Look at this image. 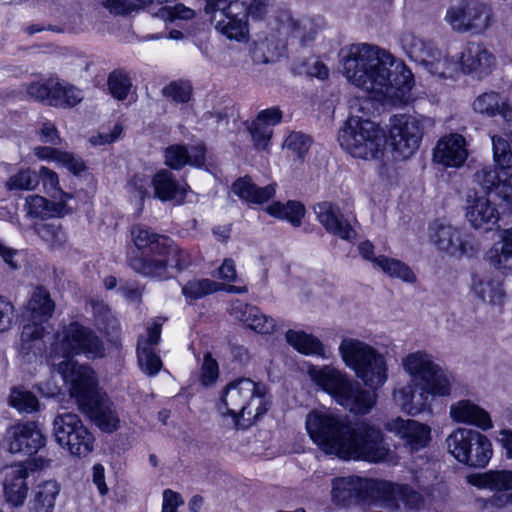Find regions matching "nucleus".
Segmentation results:
<instances>
[{
	"instance_id": "nucleus-1",
	"label": "nucleus",
	"mask_w": 512,
	"mask_h": 512,
	"mask_svg": "<svg viewBox=\"0 0 512 512\" xmlns=\"http://www.w3.org/2000/svg\"><path fill=\"white\" fill-rule=\"evenodd\" d=\"M306 429L325 453L341 459L374 463L389 460L391 450L382 432L367 422L351 423L346 416L313 410L306 417Z\"/></svg>"
},
{
	"instance_id": "nucleus-55",
	"label": "nucleus",
	"mask_w": 512,
	"mask_h": 512,
	"mask_svg": "<svg viewBox=\"0 0 512 512\" xmlns=\"http://www.w3.org/2000/svg\"><path fill=\"white\" fill-rule=\"evenodd\" d=\"M132 86L129 75L121 70H115L109 74L108 87L113 95L118 100H124Z\"/></svg>"
},
{
	"instance_id": "nucleus-13",
	"label": "nucleus",
	"mask_w": 512,
	"mask_h": 512,
	"mask_svg": "<svg viewBox=\"0 0 512 512\" xmlns=\"http://www.w3.org/2000/svg\"><path fill=\"white\" fill-rule=\"evenodd\" d=\"M53 434L57 443L75 456L85 457L94 448V436L72 412L58 414L53 421Z\"/></svg>"
},
{
	"instance_id": "nucleus-40",
	"label": "nucleus",
	"mask_w": 512,
	"mask_h": 512,
	"mask_svg": "<svg viewBox=\"0 0 512 512\" xmlns=\"http://www.w3.org/2000/svg\"><path fill=\"white\" fill-rule=\"evenodd\" d=\"M42 323L43 322L39 321H31V323L24 325L21 333L20 346L22 353L26 355L33 353L36 355V350H41L42 338L45 332Z\"/></svg>"
},
{
	"instance_id": "nucleus-47",
	"label": "nucleus",
	"mask_w": 512,
	"mask_h": 512,
	"mask_svg": "<svg viewBox=\"0 0 512 512\" xmlns=\"http://www.w3.org/2000/svg\"><path fill=\"white\" fill-rule=\"evenodd\" d=\"M9 405L20 413H33L39 409L37 397L23 387H14L9 396Z\"/></svg>"
},
{
	"instance_id": "nucleus-51",
	"label": "nucleus",
	"mask_w": 512,
	"mask_h": 512,
	"mask_svg": "<svg viewBox=\"0 0 512 512\" xmlns=\"http://www.w3.org/2000/svg\"><path fill=\"white\" fill-rule=\"evenodd\" d=\"M57 85V77H50L48 79L32 82L27 85V94L40 102H46L51 106L52 96L55 95Z\"/></svg>"
},
{
	"instance_id": "nucleus-9",
	"label": "nucleus",
	"mask_w": 512,
	"mask_h": 512,
	"mask_svg": "<svg viewBox=\"0 0 512 512\" xmlns=\"http://www.w3.org/2000/svg\"><path fill=\"white\" fill-rule=\"evenodd\" d=\"M339 351L346 366L371 389H378L387 381L384 356L371 345L354 338L342 340Z\"/></svg>"
},
{
	"instance_id": "nucleus-7",
	"label": "nucleus",
	"mask_w": 512,
	"mask_h": 512,
	"mask_svg": "<svg viewBox=\"0 0 512 512\" xmlns=\"http://www.w3.org/2000/svg\"><path fill=\"white\" fill-rule=\"evenodd\" d=\"M131 236L140 254L130 257V267L143 276L159 280L170 278L168 262L171 239L144 225L133 226Z\"/></svg>"
},
{
	"instance_id": "nucleus-42",
	"label": "nucleus",
	"mask_w": 512,
	"mask_h": 512,
	"mask_svg": "<svg viewBox=\"0 0 512 512\" xmlns=\"http://www.w3.org/2000/svg\"><path fill=\"white\" fill-rule=\"evenodd\" d=\"M267 211L272 216L285 219L298 227L305 214V207L298 201H288L286 204L275 202L267 208Z\"/></svg>"
},
{
	"instance_id": "nucleus-52",
	"label": "nucleus",
	"mask_w": 512,
	"mask_h": 512,
	"mask_svg": "<svg viewBox=\"0 0 512 512\" xmlns=\"http://www.w3.org/2000/svg\"><path fill=\"white\" fill-rule=\"evenodd\" d=\"M37 185V174L30 169L19 170L16 174L11 175L5 182V187L9 191L34 190Z\"/></svg>"
},
{
	"instance_id": "nucleus-2",
	"label": "nucleus",
	"mask_w": 512,
	"mask_h": 512,
	"mask_svg": "<svg viewBox=\"0 0 512 512\" xmlns=\"http://www.w3.org/2000/svg\"><path fill=\"white\" fill-rule=\"evenodd\" d=\"M340 56L346 79L378 99L400 98L412 89L411 70L378 46L352 44L342 49Z\"/></svg>"
},
{
	"instance_id": "nucleus-11",
	"label": "nucleus",
	"mask_w": 512,
	"mask_h": 512,
	"mask_svg": "<svg viewBox=\"0 0 512 512\" xmlns=\"http://www.w3.org/2000/svg\"><path fill=\"white\" fill-rule=\"evenodd\" d=\"M448 451L459 461L471 467H485L493 450L490 440L482 433L458 428L446 439Z\"/></svg>"
},
{
	"instance_id": "nucleus-23",
	"label": "nucleus",
	"mask_w": 512,
	"mask_h": 512,
	"mask_svg": "<svg viewBox=\"0 0 512 512\" xmlns=\"http://www.w3.org/2000/svg\"><path fill=\"white\" fill-rule=\"evenodd\" d=\"M386 429L404 441L411 451L424 448L430 439V428L415 420L396 418L386 423Z\"/></svg>"
},
{
	"instance_id": "nucleus-16",
	"label": "nucleus",
	"mask_w": 512,
	"mask_h": 512,
	"mask_svg": "<svg viewBox=\"0 0 512 512\" xmlns=\"http://www.w3.org/2000/svg\"><path fill=\"white\" fill-rule=\"evenodd\" d=\"M425 122H429V119H419L412 115H396L393 117L390 141L399 157L409 158L418 150Z\"/></svg>"
},
{
	"instance_id": "nucleus-58",
	"label": "nucleus",
	"mask_w": 512,
	"mask_h": 512,
	"mask_svg": "<svg viewBox=\"0 0 512 512\" xmlns=\"http://www.w3.org/2000/svg\"><path fill=\"white\" fill-rule=\"evenodd\" d=\"M249 132L256 149H267L273 134L272 127L265 124L263 121H259V117L257 116L256 119L252 121Z\"/></svg>"
},
{
	"instance_id": "nucleus-24",
	"label": "nucleus",
	"mask_w": 512,
	"mask_h": 512,
	"mask_svg": "<svg viewBox=\"0 0 512 512\" xmlns=\"http://www.w3.org/2000/svg\"><path fill=\"white\" fill-rule=\"evenodd\" d=\"M466 218L475 229L491 231L499 221V212L486 196L468 197Z\"/></svg>"
},
{
	"instance_id": "nucleus-59",
	"label": "nucleus",
	"mask_w": 512,
	"mask_h": 512,
	"mask_svg": "<svg viewBox=\"0 0 512 512\" xmlns=\"http://www.w3.org/2000/svg\"><path fill=\"white\" fill-rule=\"evenodd\" d=\"M493 157L496 165L500 169H508L512 166V151L510 145L502 137L493 136Z\"/></svg>"
},
{
	"instance_id": "nucleus-35",
	"label": "nucleus",
	"mask_w": 512,
	"mask_h": 512,
	"mask_svg": "<svg viewBox=\"0 0 512 512\" xmlns=\"http://www.w3.org/2000/svg\"><path fill=\"white\" fill-rule=\"evenodd\" d=\"M400 45L403 51L413 61L424 64L431 61L436 55V49L430 42L416 36L411 31H403L399 38Z\"/></svg>"
},
{
	"instance_id": "nucleus-50",
	"label": "nucleus",
	"mask_w": 512,
	"mask_h": 512,
	"mask_svg": "<svg viewBox=\"0 0 512 512\" xmlns=\"http://www.w3.org/2000/svg\"><path fill=\"white\" fill-rule=\"evenodd\" d=\"M423 66L427 71L434 76L439 78H451L454 72L457 70V64L436 49V55L431 61L425 62Z\"/></svg>"
},
{
	"instance_id": "nucleus-44",
	"label": "nucleus",
	"mask_w": 512,
	"mask_h": 512,
	"mask_svg": "<svg viewBox=\"0 0 512 512\" xmlns=\"http://www.w3.org/2000/svg\"><path fill=\"white\" fill-rule=\"evenodd\" d=\"M377 261L378 268L389 277H395L408 283H414L416 281L415 274L405 263L383 255L378 256Z\"/></svg>"
},
{
	"instance_id": "nucleus-49",
	"label": "nucleus",
	"mask_w": 512,
	"mask_h": 512,
	"mask_svg": "<svg viewBox=\"0 0 512 512\" xmlns=\"http://www.w3.org/2000/svg\"><path fill=\"white\" fill-rule=\"evenodd\" d=\"M93 313L96 325L100 330L107 335H113L118 331L119 322L107 305L101 302L94 303Z\"/></svg>"
},
{
	"instance_id": "nucleus-20",
	"label": "nucleus",
	"mask_w": 512,
	"mask_h": 512,
	"mask_svg": "<svg viewBox=\"0 0 512 512\" xmlns=\"http://www.w3.org/2000/svg\"><path fill=\"white\" fill-rule=\"evenodd\" d=\"M320 29V19L309 16L295 17L287 11L278 17L279 33L298 40L301 45L314 41Z\"/></svg>"
},
{
	"instance_id": "nucleus-48",
	"label": "nucleus",
	"mask_w": 512,
	"mask_h": 512,
	"mask_svg": "<svg viewBox=\"0 0 512 512\" xmlns=\"http://www.w3.org/2000/svg\"><path fill=\"white\" fill-rule=\"evenodd\" d=\"M37 235L51 248L61 247L67 240L66 233L55 223H40L34 226Z\"/></svg>"
},
{
	"instance_id": "nucleus-26",
	"label": "nucleus",
	"mask_w": 512,
	"mask_h": 512,
	"mask_svg": "<svg viewBox=\"0 0 512 512\" xmlns=\"http://www.w3.org/2000/svg\"><path fill=\"white\" fill-rule=\"evenodd\" d=\"M468 155L465 138L460 134H450L441 138L435 149L434 161L447 167H460Z\"/></svg>"
},
{
	"instance_id": "nucleus-4",
	"label": "nucleus",
	"mask_w": 512,
	"mask_h": 512,
	"mask_svg": "<svg viewBox=\"0 0 512 512\" xmlns=\"http://www.w3.org/2000/svg\"><path fill=\"white\" fill-rule=\"evenodd\" d=\"M271 404L266 384L240 378L224 387L217 410L222 417H231L236 429H247L268 412Z\"/></svg>"
},
{
	"instance_id": "nucleus-22",
	"label": "nucleus",
	"mask_w": 512,
	"mask_h": 512,
	"mask_svg": "<svg viewBox=\"0 0 512 512\" xmlns=\"http://www.w3.org/2000/svg\"><path fill=\"white\" fill-rule=\"evenodd\" d=\"M318 221L327 232L342 240L351 241L356 237V231L351 223L340 213L339 208L331 202L323 201L314 206Z\"/></svg>"
},
{
	"instance_id": "nucleus-6",
	"label": "nucleus",
	"mask_w": 512,
	"mask_h": 512,
	"mask_svg": "<svg viewBox=\"0 0 512 512\" xmlns=\"http://www.w3.org/2000/svg\"><path fill=\"white\" fill-rule=\"evenodd\" d=\"M308 373L319 387L332 395L335 401L355 414H366L374 406L376 394L361 387L360 383L350 380L340 370L330 367L309 368Z\"/></svg>"
},
{
	"instance_id": "nucleus-54",
	"label": "nucleus",
	"mask_w": 512,
	"mask_h": 512,
	"mask_svg": "<svg viewBox=\"0 0 512 512\" xmlns=\"http://www.w3.org/2000/svg\"><path fill=\"white\" fill-rule=\"evenodd\" d=\"M138 363L141 370L149 376L156 375L162 366L159 356H157L152 347L142 346L140 342L137 348Z\"/></svg>"
},
{
	"instance_id": "nucleus-12",
	"label": "nucleus",
	"mask_w": 512,
	"mask_h": 512,
	"mask_svg": "<svg viewBox=\"0 0 512 512\" xmlns=\"http://www.w3.org/2000/svg\"><path fill=\"white\" fill-rule=\"evenodd\" d=\"M444 20L455 32L479 35L491 27L493 11L481 0H460L448 7Z\"/></svg>"
},
{
	"instance_id": "nucleus-64",
	"label": "nucleus",
	"mask_w": 512,
	"mask_h": 512,
	"mask_svg": "<svg viewBox=\"0 0 512 512\" xmlns=\"http://www.w3.org/2000/svg\"><path fill=\"white\" fill-rule=\"evenodd\" d=\"M496 195L505 202L507 208L512 212V175H506L503 181L498 183Z\"/></svg>"
},
{
	"instance_id": "nucleus-62",
	"label": "nucleus",
	"mask_w": 512,
	"mask_h": 512,
	"mask_svg": "<svg viewBox=\"0 0 512 512\" xmlns=\"http://www.w3.org/2000/svg\"><path fill=\"white\" fill-rule=\"evenodd\" d=\"M192 263L190 254L174 245L173 241H170L169 247V262L168 266L175 267L178 271H183L188 268Z\"/></svg>"
},
{
	"instance_id": "nucleus-39",
	"label": "nucleus",
	"mask_w": 512,
	"mask_h": 512,
	"mask_svg": "<svg viewBox=\"0 0 512 512\" xmlns=\"http://www.w3.org/2000/svg\"><path fill=\"white\" fill-rule=\"evenodd\" d=\"M55 304L50 294L43 287H38L33 292L28 305L27 313L30 321H47L53 314Z\"/></svg>"
},
{
	"instance_id": "nucleus-63",
	"label": "nucleus",
	"mask_w": 512,
	"mask_h": 512,
	"mask_svg": "<svg viewBox=\"0 0 512 512\" xmlns=\"http://www.w3.org/2000/svg\"><path fill=\"white\" fill-rule=\"evenodd\" d=\"M15 310L13 304L0 296V332L8 331L14 322Z\"/></svg>"
},
{
	"instance_id": "nucleus-43",
	"label": "nucleus",
	"mask_w": 512,
	"mask_h": 512,
	"mask_svg": "<svg viewBox=\"0 0 512 512\" xmlns=\"http://www.w3.org/2000/svg\"><path fill=\"white\" fill-rule=\"evenodd\" d=\"M223 288V284L211 279H193L183 285L182 294L186 299L197 300Z\"/></svg>"
},
{
	"instance_id": "nucleus-53",
	"label": "nucleus",
	"mask_w": 512,
	"mask_h": 512,
	"mask_svg": "<svg viewBox=\"0 0 512 512\" xmlns=\"http://www.w3.org/2000/svg\"><path fill=\"white\" fill-rule=\"evenodd\" d=\"M501 169L499 172L497 169L490 166L482 167L474 174V180L486 191L495 192L498 183H501L507 173Z\"/></svg>"
},
{
	"instance_id": "nucleus-19",
	"label": "nucleus",
	"mask_w": 512,
	"mask_h": 512,
	"mask_svg": "<svg viewBox=\"0 0 512 512\" xmlns=\"http://www.w3.org/2000/svg\"><path fill=\"white\" fill-rule=\"evenodd\" d=\"M404 370L411 376V382L438 385V379L450 380L430 354L423 351L410 353L403 359Z\"/></svg>"
},
{
	"instance_id": "nucleus-10",
	"label": "nucleus",
	"mask_w": 512,
	"mask_h": 512,
	"mask_svg": "<svg viewBox=\"0 0 512 512\" xmlns=\"http://www.w3.org/2000/svg\"><path fill=\"white\" fill-rule=\"evenodd\" d=\"M331 497L338 507H350L358 504H379L380 494L385 491L382 480L356 475L336 477L332 480Z\"/></svg>"
},
{
	"instance_id": "nucleus-18",
	"label": "nucleus",
	"mask_w": 512,
	"mask_h": 512,
	"mask_svg": "<svg viewBox=\"0 0 512 512\" xmlns=\"http://www.w3.org/2000/svg\"><path fill=\"white\" fill-rule=\"evenodd\" d=\"M3 442L10 453L31 456L45 445L46 439L36 422L27 421L8 427Z\"/></svg>"
},
{
	"instance_id": "nucleus-41",
	"label": "nucleus",
	"mask_w": 512,
	"mask_h": 512,
	"mask_svg": "<svg viewBox=\"0 0 512 512\" xmlns=\"http://www.w3.org/2000/svg\"><path fill=\"white\" fill-rule=\"evenodd\" d=\"M286 340L302 354L323 355L322 343L317 338L305 332L289 330L286 333Z\"/></svg>"
},
{
	"instance_id": "nucleus-32",
	"label": "nucleus",
	"mask_w": 512,
	"mask_h": 512,
	"mask_svg": "<svg viewBox=\"0 0 512 512\" xmlns=\"http://www.w3.org/2000/svg\"><path fill=\"white\" fill-rule=\"evenodd\" d=\"M26 216L31 219L62 217L71 212L64 199L49 201L40 195H29L24 204Z\"/></svg>"
},
{
	"instance_id": "nucleus-21",
	"label": "nucleus",
	"mask_w": 512,
	"mask_h": 512,
	"mask_svg": "<svg viewBox=\"0 0 512 512\" xmlns=\"http://www.w3.org/2000/svg\"><path fill=\"white\" fill-rule=\"evenodd\" d=\"M382 483L386 487L385 491L380 494V505L403 507L408 512L419 511L424 506L423 495L408 484H395L387 481H382Z\"/></svg>"
},
{
	"instance_id": "nucleus-31",
	"label": "nucleus",
	"mask_w": 512,
	"mask_h": 512,
	"mask_svg": "<svg viewBox=\"0 0 512 512\" xmlns=\"http://www.w3.org/2000/svg\"><path fill=\"white\" fill-rule=\"evenodd\" d=\"M27 477L28 470L22 464L12 466L5 475L4 496L15 507L23 505L27 497Z\"/></svg>"
},
{
	"instance_id": "nucleus-56",
	"label": "nucleus",
	"mask_w": 512,
	"mask_h": 512,
	"mask_svg": "<svg viewBox=\"0 0 512 512\" xmlns=\"http://www.w3.org/2000/svg\"><path fill=\"white\" fill-rule=\"evenodd\" d=\"M37 179L38 181L41 180L46 193L51 197L57 198L59 196V199H64L65 202L67 199L71 198L68 193L63 192L60 189L58 175L49 168L41 167L38 172Z\"/></svg>"
},
{
	"instance_id": "nucleus-5",
	"label": "nucleus",
	"mask_w": 512,
	"mask_h": 512,
	"mask_svg": "<svg viewBox=\"0 0 512 512\" xmlns=\"http://www.w3.org/2000/svg\"><path fill=\"white\" fill-rule=\"evenodd\" d=\"M272 0H206L205 13L216 31L241 42L249 34V18L262 20Z\"/></svg>"
},
{
	"instance_id": "nucleus-45",
	"label": "nucleus",
	"mask_w": 512,
	"mask_h": 512,
	"mask_svg": "<svg viewBox=\"0 0 512 512\" xmlns=\"http://www.w3.org/2000/svg\"><path fill=\"white\" fill-rule=\"evenodd\" d=\"M35 154L42 159H55L75 174H78L85 169V165L82 160L74 157V155L70 153L61 152L54 148L37 147L35 148Z\"/></svg>"
},
{
	"instance_id": "nucleus-61",
	"label": "nucleus",
	"mask_w": 512,
	"mask_h": 512,
	"mask_svg": "<svg viewBox=\"0 0 512 512\" xmlns=\"http://www.w3.org/2000/svg\"><path fill=\"white\" fill-rule=\"evenodd\" d=\"M487 485L492 490L512 491V471H496L487 475Z\"/></svg>"
},
{
	"instance_id": "nucleus-25",
	"label": "nucleus",
	"mask_w": 512,
	"mask_h": 512,
	"mask_svg": "<svg viewBox=\"0 0 512 512\" xmlns=\"http://www.w3.org/2000/svg\"><path fill=\"white\" fill-rule=\"evenodd\" d=\"M229 313L233 318L243 322L248 328L260 334H271L276 326L273 318L263 314L256 306L240 300L231 303Z\"/></svg>"
},
{
	"instance_id": "nucleus-37",
	"label": "nucleus",
	"mask_w": 512,
	"mask_h": 512,
	"mask_svg": "<svg viewBox=\"0 0 512 512\" xmlns=\"http://www.w3.org/2000/svg\"><path fill=\"white\" fill-rule=\"evenodd\" d=\"M232 188L241 199L256 204L268 201L275 194V184L258 187L248 177L238 179Z\"/></svg>"
},
{
	"instance_id": "nucleus-15",
	"label": "nucleus",
	"mask_w": 512,
	"mask_h": 512,
	"mask_svg": "<svg viewBox=\"0 0 512 512\" xmlns=\"http://www.w3.org/2000/svg\"><path fill=\"white\" fill-rule=\"evenodd\" d=\"M450 380L438 379V385L409 383L393 392V399L409 415H418L429 409L432 397L450 394Z\"/></svg>"
},
{
	"instance_id": "nucleus-8",
	"label": "nucleus",
	"mask_w": 512,
	"mask_h": 512,
	"mask_svg": "<svg viewBox=\"0 0 512 512\" xmlns=\"http://www.w3.org/2000/svg\"><path fill=\"white\" fill-rule=\"evenodd\" d=\"M338 141L351 156L373 160L383 155L386 136L378 124L351 114L339 130Z\"/></svg>"
},
{
	"instance_id": "nucleus-30",
	"label": "nucleus",
	"mask_w": 512,
	"mask_h": 512,
	"mask_svg": "<svg viewBox=\"0 0 512 512\" xmlns=\"http://www.w3.org/2000/svg\"><path fill=\"white\" fill-rule=\"evenodd\" d=\"M205 147L197 144L187 148L185 145L174 144L165 149V164L172 169L179 170L185 165L200 167L205 162Z\"/></svg>"
},
{
	"instance_id": "nucleus-60",
	"label": "nucleus",
	"mask_w": 512,
	"mask_h": 512,
	"mask_svg": "<svg viewBox=\"0 0 512 512\" xmlns=\"http://www.w3.org/2000/svg\"><path fill=\"white\" fill-rule=\"evenodd\" d=\"M163 95L177 103H186L191 97V86L187 82H171L163 88Z\"/></svg>"
},
{
	"instance_id": "nucleus-17",
	"label": "nucleus",
	"mask_w": 512,
	"mask_h": 512,
	"mask_svg": "<svg viewBox=\"0 0 512 512\" xmlns=\"http://www.w3.org/2000/svg\"><path fill=\"white\" fill-rule=\"evenodd\" d=\"M430 237L438 250L453 257H473L480 249L474 237L448 224L435 223Z\"/></svg>"
},
{
	"instance_id": "nucleus-3",
	"label": "nucleus",
	"mask_w": 512,
	"mask_h": 512,
	"mask_svg": "<svg viewBox=\"0 0 512 512\" xmlns=\"http://www.w3.org/2000/svg\"><path fill=\"white\" fill-rule=\"evenodd\" d=\"M55 366L80 410L102 431H115L119 425L118 413L107 395L98 388L94 371L89 366H77L71 361H63Z\"/></svg>"
},
{
	"instance_id": "nucleus-38",
	"label": "nucleus",
	"mask_w": 512,
	"mask_h": 512,
	"mask_svg": "<svg viewBox=\"0 0 512 512\" xmlns=\"http://www.w3.org/2000/svg\"><path fill=\"white\" fill-rule=\"evenodd\" d=\"M476 112L494 116L500 114L507 121H512V106L506 104L500 94L496 92H486L478 96L473 103Z\"/></svg>"
},
{
	"instance_id": "nucleus-29",
	"label": "nucleus",
	"mask_w": 512,
	"mask_h": 512,
	"mask_svg": "<svg viewBox=\"0 0 512 512\" xmlns=\"http://www.w3.org/2000/svg\"><path fill=\"white\" fill-rule=\"evenodd\" d=\"M462 69L465 73L487 74L494 63V56L479 42H468L460 57Z\"/></svg>"
},
{
	"instance_id": "nucleus-14",
	"label": "nucleus",
	"mask_w": 512,
	"mask_h": 512,
	"mask_svg": "<svg viewBox=\"0 0 512 512\" xmlns=\"http://www.w3.org/2000/svg\"><path fill=\"white\" fill-rule=\"evenodd\" d=\"M59 344L64 361H71L77 366L80 365L70 357L85 355L89 359H95L104 355L103 343L96 333L78 322H71L63 327Z\"/></svg>"
},
{
	"instance_id": "nucleus-57",
	"label": "nucleus",
	"mask_w": 512,
	"mask_h": 512,
	"mask_svg": "<svg viewBox=\"0 0 512 512\" xmlns=\"http://www.w3.org/2000/svg\"><path fill=\"white\" fill-rule=\"evenodd\" d=\"M312 144L310 136L293 131L285 139L283 147L296 155L299 159H303L309 151Z\"/></svg>"
},
{
	"instance_id": "nucleus-28",
	"label": "nucleus",
	"mask_w": 512,
	"mask_h": 512,
	"mask_svg": "<svg viewBox=\"0 0 512 512\" xmlns=\"http://www.w3.org/2000/svg\"><path fill=\"white\" fill-rule=\"evenodd\" d=\"M450 416L456 422L473 425L484 431L493 427L489 413L469 399L452 404Z\"/></svg>"
},
{
	"instance_id": "nucleus-34",
	"label": "nucleus",
	"mask_w": 512,
	"mask_h": 512,
	"mask_svg": "<svg viewBox=\"0 0 512 512\" xmlns=\"http://www.w3.org/2000/svg\"><path fill=\"white\" fill-rule=\"evenodd\" d=\"M154 196L161 201L182 200L186 195V187L180 185L173 174L165 169L157 172L151 179Z\"/></svg>"
},
{
	"instance_id": "nucleus-27",
	"label": "nucleus",
	"mask_w": 512,
	"mask_h": 512,
	"mask_svg": "<svg viewBox=\"0 0 512 512\" xmlns=\"http://www.w3.org/2000/svg\"><path fill=\"white\" fill-rule=\"evenodd\" d=\"M471 289L473 294L482 302L492 305H503L505 292L502 280L493 272L477 273L472 278Z\"/></svg>"
},
{
	"instance_id": "nucleus-36",
	"label": "nucleus",
	"mask_w": 512,
	"mask_h": 512,
	"mask_svg": "<svg viewBox=\"0 0 512 512\" xmlns=\"http://www.w3.org/2000/svg\"><path fill=\"white\" fill-rule=\"evenodd\" d=\"M59 492L60 487L54 480L39 483L32 491L30 512H53Z\"/></svg>"
},
{
	"instance_id": "nucleus-33",
	"label": "nucleus",
	"mask_w": 512,
	"mask_h": 512,
	"mask_svg": "<svg viewBox=\"0 0 512 512\" xmlns=\"http://www.w3.org/2000/svg\"><path fill=\"white\" fill-rule=\"evenodd\" d=\"M486 260L495 269L512 273V228L502 231L501 241L487 251Z\"/></svg>"
},
{
	"instance_id": "nucleus-46",
	"label": "nucleus",
	"mask_w": 512,
	"mask_h": 512,
	"mask_svg": "<svg viewBox=\"0 0 512 512\" xmlns=\"http://www.w3.org/2000/svg\"><path fill=\"white\" fill-rule=\"evenodd\" d=\"M83 100V94L80 89L73 85H65L57 78L55 95L52 96L51 106L54 107H73Z\"/></svg>"
}]
</instances>
